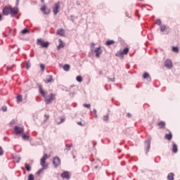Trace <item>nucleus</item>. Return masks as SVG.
Masks as SVG:
<instances>
[{
  "label": "nucleus",
  "instance_id": "nucleus-25",
  "mask_svg": "<svg viewBox=\"0 0 180 180\" xmlns=\"http://www.w3.org/2000/svg\"><path fill=\"white\" fill-rule=\"evenodd\" d=\"M63 70L65 71H69L70 70V65H64L63 67Z\"/></svg>",
  "mask_w": 180,
  "mask_h": 180
},
{
  "label": "nucleus",
  "instance_id": "nucleus-18",
  "mask_svg": "<svg viewBox=\"0 0 180 180\" xmlns=\"http://www.w3.org/2000/svg\"><path fill=\"white\" fill-rule=\"evenodd\" d=\"M143 78L144 79H151V77H150V75L148 74V73H147V72H146L145 73H143Z\"/></svg>",
  "mask_w": 180,
  "mask_h": 180
},
{
  "label": "nucleus",
  "instance_id": "nucleus-8",
  "mask_svg": "<svg viewBox=\"0 0 180 180\" xmlns=\"http://www.w3.org/2000/svg\"><path fill=\"white\" fill-rule=\"evenodd\" d=\"M41 11H42L45 15H49L51 13V9L47 8L46 5H43L41 8Z\"/></svg>",
  "mask_w": 180,
  "mask_h": 180
},
{
  "label": "nucleus",
  "instance_id": "nucleus-23",
  "mask_svg": "<svg viewBox=\"0 0 180 180\" xmlns=\"http://www.w3.org/2000/svg\"><path fill=\"white\" fill-rule=\"evenodd\" d=\"M29 33H30V31L27 28H25L22 30H21V34L23 35L29 34Z\"/></svg>",
  "mask_w": 180,
  "mask_h": 180
},
{
  "label": "nucleus",
  "instance_id": "nucleus-7",
  "mask_svg": "<svg viewBox=\"0 0 180 180\" xmlns=\"http://www.w3.org/2000/svg\"><path fill=\"white\" fill-rule=\"evenodd\" d=\"M61 164V160L59 158L56 157L53 158V165L54 167L57 168Z\"/></svg>",
  "mask_w": 180,
  "mask_h": 180
},
{
  "label": "nucleus",
  "instance_id": "nucleus-5",
  "mask_svg": "<svg viewBox=\"0 0 180 180\" xmlns=\"http://www.w3.org/2000/svg\"><path fill=\"white\" fill-rule=\"evenodd\" d=\"M60 2L58 1L56 4H54L53 7V13L55 15H56L60 12Z\"/></svg>",
  "mask_w": 180,
  "mask_h": 180
},
{
  "label": "nucleus",
  "instance_id": "nucleus-28",
  "mask_svg": "<svg viewBox=\"0 0 180 180\" xmlns=\"http://www.w3.org/2000/svg\"><path fill=\"white\" fill-rule=\"evenodd\" d=\"M25 169H26L27 171L30 172L31 167H30V165H28L27 163H25Z\"/></svg>",
  "mask_w": 180,
  "mask_h": 180
},
{
  "label": "nucleus",
  "instance_id": "nucleus-34",
  "mask_svg": "<svg viewBox=\"0 0 180 180\" xmlns=\"http://www.w3.org/2000/svg\"><path fill=\"white\" fill-rule=\"evenodd\" d=\"M83 106L88 109L91 108V104H83Z\"/></svg>",
  "mask_w": 180,
  "mask_h": 180
},
{
  "label": "nucleus",
  "instance_id": "nucleus-41",
  "mask_svg": "<svg viewBox=\"0 0 180 180\" xmlns=\"http://www.w3.org/2000/svg\"><path fill=\"white\" fill-rule=\"evenodd\" d=\"M44 170V169H43V168H42L41 169H40L39 171H38L37 174L38 175H40L41 173L43 172Z\"/></svg>",
  "mask_w": 180,
  "mask_h": 180
},
{
  "label": "nucleus",
  "instance_id": "nucleus-24",
  "mask_svg": "<svg viewBox=\"0 0 180 180\" xmlns=\"http://www.w3.org/2000/svg\"><path fill=\"white\" fill-rule=\"evenodd\" d=\"M115 44V41L114 40H108L106 42H105V45L106 46H111L112 44Z\"/></svg>",
  "mask_w": 180,
  "mask_h": 180
},
{
  "label": "nucleus",
  "instance_id": "nucleus-26",
  "mask_svg": "<svg viewBox=\"0 0 180 180\" xmlns=\"http://www.w3.org/2000/svg\"><path fill=\"white\" fill-rule=\"evenodd\" d=\"M172 51L178 53H179V49L178 48V46H173Z\"/></svg>",
  "mask_w": 180,
  "mask_h": 180
},
{
  "label": "nucleus",
  "instance_id": "nucleus-4",
  "mask_svg": "<svg viewBox=\"0 0 180 180\" xmlns=\"http://www.w3.org/2000/svg\"><path fill=\"white\" fill-rule=\"evenodd\" d=\"M129 52V48L126 47L122 51H119L118 52H117L115 56L117 57L124 58V56L127 55Z\"/></svg>",
  "mask_w": 180,
  "mask_h": 180
},
{
  "label": "nucleus",
  "instance_id": "nucleus-1",
  "mask_svg": "<svg viewBox=\"0 0 180 180\" xmlns=\"http://www.w3.org/2000/svg\"><path fill=\"white\" fill-rule=\"evenodd\" d=\"M39 91L41 96H43L44 99V102L46 104H50L51 102L55 101L56 99V94H54L53 93H50L49 96H46V91L44 90L41 86H39Z\"/></svg>",
  "mask_w": 180,
  "mask_h": 180
},
{
  "label": "nucleus",
  "instance_id": "nucleus-44",
  "mask_svg": "<svg viewBox=\"0 0 180 180\" xmlns=\"http://www.w3.org/2000/svg\"><path fill=\"white\" fill-rule=\"evenodd\" d=\"M20 4V0H16L15 5L18 6Z\"/></svg>",
  "mask_w": 180,
  "mask_h": 180
},
{
  "label": "nucleus",
  "instance_id": "nucleus-21",
  "mask_svg": "<svg viewBox=\"0 0 180 180\" xmlns=\"http://www.w3.org/2000/svg\"><path fill=\"white\" fill-rule=\"evenodd\" d=\"M62 178L70 179V174L68 172H63L61 174Z\"/></svg>",
  "mask_w": 180,
  "mask_h": 180
},
{
  "label": "nucleus",
  "instance_id": "nucleus-12",
  "mask_svg": "<svg viewBox=\"0 0 180 180\" xmlns=\"http://www.w3.org/2000/svg\"><path fill=\"white\" fill-rule=\"evenodd\" d=\"M24 132V129L22 127H15L14 128V133L15 134H20Z\"/></svg>",
  "mask_w": 180,
  "mask_h": 180
},
{
  "label": "nucleus",
  "instance_id": "nucleus-17",
  "mask_svg": "<svg viewBox=\"0 0 180 180\" xmlns=\"http://www.w3.org/2000/svg\"><path fill=\"white\" fill-rule=\"evenodd\" d=\"M172 152L174 153H178V146H176L175 143L172 144Z\"/></svg>",
  "mask_w": 180,
  "mask_h": 180
},
{
  "label": "nucleus",
  "instance_id": "nucleus-16",
  "mask_svg": "<svg viewBox=\"0 0 180 180\" xmlns=\"http://www.w3.org/2000/svg\"><path fill=\"white\" fill-rule=\"evenodd\" d=\"M57 34L60 35V37L65 36V30L63 29H58L57 30Z\"/></svg>",
  "mask_w": 180,
  "mask_h": 180
},
{
  "label": "nucleus",
  "instance_id": "nucleus-40",
  "mask_svg": "<svg viewBox=\"0 0 180 180\" xmlns=\"http://www.w3.org/2000/svg\"><path fill=\"white\" fill-rule=\"evenodd\" d=\"M98 163H99L98 165H94V168H95L96 169H98V168H99V167H100V165H101V162H100V161H98Z\"/></svg>",
  "mask_w": 180,
  "mask_h": 180
},
{
  "label": "nucleus",
  "instance_id": "nucleus-52",
  "mask_svg": "<svg viewBox=\"0 0 180 180\" xmlns=\"http://www.w3.org/2000/svg\"><path fill=\"white\" fill-rule=\"evenodd\" d=\"M143 0H141V1H143Z\"/></svg>",
  "mask_w": 180,
  "mask_h": 180
},
{
  "label": "nucleus",
  "instance_id": "nucleus-48",
  "mask_svg": "<svg viewBox=\"0 0 180 180\" xmlns=\"http://www.w3.org/2000/svg\"><path fill=\"white\" fill-rule=\"evenodd\" d=\"M1 18H2V15H0V20H1Z\"/></svg>",
  "mask_w": 180,
  "mask_h": 180
},
{
  "label": "nucleus",
  "instance_id": "nucleus-47",
  "mask_svg": "<svg viewBox=\"0 0 180 180\" xmlns=\"http://www.w3.org/2000/svg\"><path fill=\"white\" fill-rule=\"evenodd\" d=\"M61 123H63L65 121V119H60Z\"/></svg>",
  "mask_w": 180,
  "mask_h": 180
},
{
  "label": "nucleus",
  "instance_id": "nucleus-39",
  "mask_svg": "<svg viewBox=\"0 0 180 180\" xmlns=\"http://www.w3.org/2000/svg\"><path fill=\"white\" fill-rule=\"evenodd\" d=\"M1 110H2V111H4V112H6V111H7V107H6V105H4V106L1 108Z\"/></svg>",
  "mask_w": 180,
  "mask_h": 180
},
{
  "label": "nucleus",
  "instance_id": "nucleus-13",
  "mask_svg": "<svg viewBox=\"0 0 180 180\" xmlns=\"http://www.w3.org/2000/svg\"><path fill=\"white\" fill-rule=\"evenodd\" d=\"M94 53H96V56L97 58H100L101 55L103 53V50L101 49V47H97V48H96Z\"/></svg>",
  "mask_w": 180,
  "mask_h": 180
},
{
  "label": "nucleus",
  "instance_id": "nucleus-37",
  "mask_svg": "<svg viewBox=\"0 0 180 180\" xmlns=\"http://www.w3.org/2000/svg\"><path fill=\"white\" fill-rule=\"evenodd\" d=\"M40 68L42 71H44L45 70V65L42 63H40Z\"/></svg>",
  "mask_w": 180,
  "mask_h": 180
},
{
  "label": "nucleus",
  "instance_id": "nucleus-51",
  "mask_svg": "<svg viewBox=\"0 0 180 180\" xmlns=\"http://www.w3.org/2000/svg\"><path fill=\"white\" fill-rule=\"evenodd\" d=\"M41 2H44V0H41Z\"/></svg>",
  "mask_w": 180,
  "mask_h": 180
},
{
  "label": "nucleus",
  "instance_id": "nucleus-3",
  "mask_svg": "<svg viewBox=\"0 0 180 180\" xmlns=\"http://www.w3.org/2000/svg\"><path fill=\"white\" fill-rule=\"evenodd\" d=\"M37 44L41 48L47 49L50 45V43L49 41H45L43 39H37Z\"/></svg>",
  "mask_w": 180,
  "mask_h": 180
},
{
  "label": "nucleus",
  "instance_id": "nucleus-35",
  "mask_svg": "<svg viewBox=\"0 0 180 180\" xmlns=\"http://www.w3.org/2000/svg\"><path fill=\"white\" fill-rule=\"evenodd\" d=\"M103 120H104L105 122L108 121V120H109V115H105V116L103 117Z\"/></svg>",
  "mask_w": 180,
  "mask_h": 180
},
{
  "label": "nucleus",
  "instance_id": "nucleus-33",
  "mask_svg": "<svg viewBox=\"0 0 180 180\" xmlns=\"http://www.w3.org/2000/svg\"><path fill=\"white\" fill-rule=\"evenodd\" d=\"M155 24L158 25H161V20L160 19H157L155 20Z\"/></svg>",
  "mask_w": 180,
  "mask_h": 180
},
{
  "label": "nucleus",
  "instance_id": "nucleus-20",
  "mask_svg": "<svg viewBox=\"0 0 180 180\" xmlns=\"http://www.w3.org/2000/svg\"><path fill=\"white\" fill-rule=\"evenodd\" d=\"M158 126L160 128V129H164L165 128V122H160L158 124Z\"/></svg>",
  "mask_w": 180,
  "mask_h": 180
},
{
  "label": "nucleus",
  "instance_id": "nucleus-50",
  "mask_svg": "<svg viewBox=\"0 0 180 180\" xmlns=\"http://www.w3.org/2000/svg\"><path fill=\"white\" fill-rule=\"evenodd\" d=\"M112 82H115V79H112V80H111Z\"/></svg>",
  "mask_w": 180,
  "mask_h": 180
},
{
  "label": "nucleus",
  "instance_id": "nucleus-43",
  "mask_svg": "<svg viewBox=\"0 0 180 180\" xmlns=\"http://www.w3.org/2000/svg\"><path fill=\"white\" fill-rule=\"evenodd\" d=\"M4 154L3 149L0 147V155H2Z\"/></svg>",
  "mask_w": 180,
  "mask_h": 180
},
{
  "label": "nucleus",
  "instance_id": "nucleus-38",
  "mask_svg": "<svg viewBox=\"0 0 180 180\" xmlns=\"http://www.w3.org/2000/svg\"><path fill=\"white\" fill-rule=\"evenodd\" d=\"M30 67H31L30 63L29 62H27V63H26V68L28 70V69L30 68Z\"/></svg>",
  "mask_w": 180,
  "mask_h": 180
},
{
  "label": "nucleus",
  "instance_id": "nucleus-29",
  "mask_svg": "<svg viewBox=\"0 0 180 180\" xmlns=\"http://www.w3.org/2000/svg\"><path fill=\"white\" fill-rule=\"evenodd\" d=\"M22 101V96H17V102L20 103Z\"/></svg>",
  "mask_w": 180,
  "mask_h": 180
},
{
  "label": "nucleus",
  "instance_id": "nucleus-6",
  "mask_svg": "<svg viewBox=\"0 0 180 180\" xmlns=\"http://www.w3.org/2000/svg\"><path fill=\"white\" fill-rule=\"evenodd\" d=\"M19 12V9L18 7H12L11 6V11H10V15L11 17H15Z\"/></svg>",
  "mask_w": 180,
  "mask_h": 180
},
{
  "label": "nucleus",
  "instance_id": "nucleus-30",
  "mask_svg": "<svg viewBox=\"0 0 180 180\" xmlns=\"http://www.w3.org/2000/svg\"><path fill=\"white\" fill-rule=\"evenodd\" d=\"M22 139L25 141H27L30 139V136L27 135V134H23L22 136Z\"/></svg>",
  "mask_w": 180,
  "mask_h": 180
},
{
  "label": "nucleus",
  "instance_id": "nucleus-11",
  "mask_svg": "<svg viewBox=\"0 0 180 180\" xmlns=\"http://www.w3.org/2000/svg\"><path fill=\"white\" fill-rule=\"evenodd\" d=\"M170 30H171V29L169 28V27H168V26H167L165 25H160V31L162 32H167V33H169Z\"/></svg>",
  "mask_w": 180,
  "mask_h": 180
},
{
  "label": "nucleus",
  "instance_id": "nucleus-31",
  "mask_svg": "<svg viewBox=\"0 0 180 180\" xmlns=\"http://www.w3.org/2000/svg\"><path fill=\"white\" fill-rule=\"evenodd\" d=\"M76 80H77L78 82H82L83 78H82L81 76H77Z\"/></svg>",
  "mask_w": 180,
  "mask_h": 180
},
{
  "label": "nucleus",
  "instance_id": "nucleus-15",
  "mask_svg": "<svg viewBox=\"0 0 180 180\" xmlns=\"http://www.w3.org/2000/svg\"><path fill=\"white\" fill-rule=\"evenodd\" d=\"M58 42H59V44L58 46V50H60V49H61L65 47V44L63 41V40L61 39H58Z\"/></svg>",
  "mask_w": 180,
  "mask_h": 180
},
{
  "label": "nucleus",
  "instance_id": "nucleus-22",
  "mask_svg": "<svg viewBox=\"0 0 180 180\" xmlns=\"http://www.w3.org/2000/svg\"><path fill=\"white\" fill-rule=\"evenodd\" d=\"M165 139L168 141H171L172 139V134L169 133L165 135Z\"/></svg>",
  "mask_w": 180,
  "mask_h": 180
},
{
  "label": "nucleus",
  "instance_id": "nucleus-27",
  "mask_svg": "<svg viewBox=\"0 0 180 180\" xmlns=\"http://www.w3.org/2000/svg\"><path fill=\"white\" fill-rule=\"evenodd\" d=\"M174 176L175 175L173 173L169 174V175L167 176L168 180H174Z\"/></svg>",
  "mask_w": 180,
  "mask_h": 180
},
{
  "label": "nucleus",
  "instance_id": "nucleus-10",
  "mask_svg": "<svg viewBox=\"0 0 180 180\" xmlns=\"http://www.w3.org/2000/svg\"><path fill=\"white\" fill-rule=\"evenodd\" d=\"M165 67L168 69H172L174 65H172V62L169 59H167L165 62Z\"/></svg>",
  "mask_w": 180,
  "mask_h": 180
},
{
  "label": "nucleus",
  "instance_id": "nucleus-36",
  "mask_svg": "<svg viewBox=\"0 0 180 180\" xmlns=\"http://www.w3.org/2000/svg\"><path fill=\"white\" fill-rule=\"evenodd\" d=\"M28 180H34V177L32 174L28 176Z\"/></svg>",
  "mask_w": 180,
  "mask_h": 180
},
{
  "label": "nucleus",
  "instance_id": "nucleus-14",
  "mask_svg": "<svg viewBox=\"0 0 180 180\" xmlns=\"http://www.w3.org/2000/svg\"><path fill=\"white\" fill-rule=\"evenodd\" d=\"M51 82H53V76H51V75L46 76V79L44 80V83L49 84V83H51Z\"/></svg>",
  "mask_w": 180,
  "mask_h": 180
},
{
  "label": "nucleus",
  "instance_id": "nucleus-19",
  "mask_svg": "<svg viewBox=\"0 0 180 180\" xmlns=\"http://www.w3.org/2000/svg\"><path fill=\"white\" fill-rule=\"evenodd\" d=\"M146 153H148L150 148V141H146Z\"/></svg>",
  "mask_w": 180,
  "mask_h": 180
},
{
  "label": "nucleus",
  "instance_id": "nucleus-46",
  "mask_svg": "<svg viewBox=\"0 0 180 180\" xmlns=\"http://www.w3.org/2000/svg\"><path fill=\"white\" fill-rule=\"evenodd\" d=\"M127 115V117H131V115L130 113H128Z\"/></svg>",
  "mask_w": 180,
  "mask_h": 180
},
{
  "label": "nucleus",
  "instance_id": "nucleus-32",
  "mask_svg": "<svg viewBox=\"0 0 180 180\" xmlns=\"http://www.w3.org/2000/svg\"><path fill=\"white\" fill-rule=\"evenodd\" d=\"M49 118H50L49 115H47V114L44 115V122H46L47 120H49Z\"/></svg>",
  "mask_w": 180,
  "mask_h": 180
},
{
  "label": "nucleus",
  "instance_id": "nucleus-49",
  "mask_svg": "<svg viewBox=\"0 0 180 180\" xmlns=\"http://www.w3.org/2000/svg\"><path fill=\"white\" fill-rule=\"evenodd\" d=\"M7 69H8V70H11V68L8 67V68H7Z\"/></svg>",
  "mask_w": 180,
  "mask_h": 180
},
{
  "label": "nucleus",
  "instance_id": "nucleus-42",
  "mask_svg": "<svg viewBox=\"0 0 180 180\" xmlns=\"http://www.w3.org/2000/svg\"><path fill=\"white\" fill-rule=\"evenodd\" d=\"M77 124L81 127H84L85 125L84 124H82V122H77Z\"/></svg>",
  "mask_w": 180,
  "mask_h": 180
},
{
  "label": "nucleus",
  "instance_id": "nucleus-2",
  "mask_svg": "<svg viewBox=\"0 0 180 180\" xmlns=\"http://www.w3.org/2000/svg\"><path fill=\"white\" fill-rule=\"evenodd\" d=\"M51 156L49 155L46 153L44 154L43 158L40 160V165L42 167L43 169H46L49 167V165L46 164V160L48 158H49Z\"/></svg>",
  "mask_w": 180,
  "mask_h": 180
},
{
  "label": "nucleus",
  "instance_id": "nucleus-9",
  "mask_svg": "<svg viewBox=\"0 0 180 180\" xmlns=\"http://www.w3.org/2000/svg\"><path fill=\"white\" fill-rule=\"evenodd\" d=\"M11 6H5L2 10L3 14L4 15H8L11 14Z\"/></svg>",
  "mask_w": 180,
  "mask_h": 180
},
{
  "label": "nucleus",
  "instance_id": "nucleus-45",
  "mask_svg": "<svg viewBox=\"0 0 180 180\" xmlns=\"http://www.w3.org/2000/svg\"><path fill=\"white\" fill-rule=\"evenodd\" d=\"M93 112L94 113L95 115H96V114H97L96 110H93Z\"/></svg>",
  "mask_w": 180,
  "mask_h": 180
}]
</instances>
